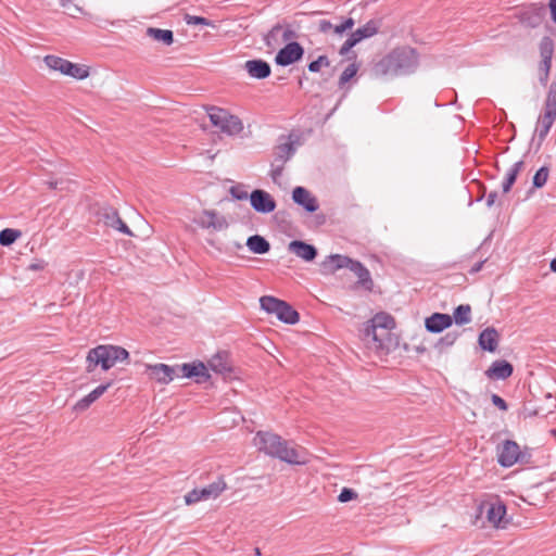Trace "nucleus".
I'll return each mask as SVG.
<instances>
[{
    "mask_svg": "<svg viewBox=\"0 0 556 556\" xmlns=\"http://www.w3.org/2000/svg\"><path fill=\"white\" fill-rule=\"evenodd\" d=\"M129 353L126 349L118 345H98L91 349L87 355V371L91 372L98 365L103 370H109L117 362L128 361Z\"/></svg>",
    "mask_w": 556,
    "mask_h": 556,
    "instance_id": "7ed1b4c3",
    "label": "nucleus"
},
{
    "mask_svg": "<svg viewBox=\"0 0 556 556\" xmlns=\"http://www.w3.org/2000/svg\"><path fill=\"white\" fill-rule=\"evenodd\" d=\"M353 261L351 257L341 254L329 255L323 263L321 267L325 273L333 274L341 268H351Z\"/></svg>",
    "mask_w": 556,
    "mask_h": 556,
    "instance_id": "6ab92c4d",
    "label": "nucleus"
},
{
    "mask_svg": "<svg viewBox=\"0 0 556 556\" xmlns=\"http://www.w3.org/2000/svg\"><path fill=\"white\" fill-rule=\"evenodd\" d=\"M285 166H279V164L271 163L270 177L275 184H279V179L282 176Z\"/></svg>",
    "mask_w": 556,
    "mask_h": 556,
    "instance_id": "603ef678",
    "label": "nucleus"
},
{
    "mask_svg": "<svg viewBox=\"0 0 556 556\" xmlns=\"http://www.w3.org/2000/svg\"><path fill=\"white\" fill-rule=\"evenodd\" d=\"M341 24L343 29L351 30L355 25V21L352 17H348Z\"/></svg>",
    "mask_w": 556,
    "mask_h": 556,
    "instance_id": "bf43d9fd",
    "label": "nucleus"
},
{
    "mask_svg": "<svg viewBox=\"0 0 556 556\" xmlns=\"http://www.w3.org/2000/svg\"><path fill=\"white\" fill-rule=\"evenodd\" d=\"M227 488L223 476L217 477L215 481L201 489H193L185 495V503L193 505L200 501L217 498Z\"/></svg>",
    "mask_w": 556,
    "mask_h": 556,
    "instance_id": "423d86ee",
    "label": "nucleus"
},
{
    "mask_svg": "<svg viewBox=\"0 0 556 556\" xmlns=\"http://www.w3.org/2000/svg\"><path fill=\"white\" fill-rule=\"evenodd\" d=\"M453 323L452 316L448 314L434 313L425 320V327L429 332L439 333L448 328Z\"/></svg>",
    "mask_w": 556,
    "mask_h": 556,
    "instance_id": "a211bd4d",
    "label": "nucleus"
},
{
    "mask_svg": "<svg viewBox=\"0 0 556 556\" xmlns=\"http://www.w3.org/2000/svg\"><path fill=\"white\" fill-rule=\"evenodd\" d=\"M485 263V261H480L478 263H476L470 269H469V274L473 275V274H477L478 271H480L483 267V264Z\"/></svg>",
    "mask_w": 556,
    "mask_h": 556,
    "instance_id": "052dcab7",
    "label": "nucleus"
},
{
    "mask_svg": "<svg viewBox=\"0 0 556 556\" xmlns=\"http://www.w3.org/2000/svg\"><path fill=\"white\" fill-rule=\"evenodd\" d=\"M513 365L509 362L502 359L493 362L489 369L485 371V375L490 379L505 380L513 375Z\"/></svg>",
    "mask_w": 556,
    "mask_h": 556,
    "instance_id": "4be33fe9",
    "label": "nucleus"
},
{
    "mask_svg": "<svg viewBox=\"0 0 556 556\" xmlns=\"http://www.w3.org/2000/svg\"><path fill=\"white\" fill-rule=\"evenodd\" d=\"M458 338L457 332H447L444 337L440 338L435 348L442 353L446 348L452 346Z\"/></svg>",
    "mask_w": 556,
    "mask_h": 556,
    "instance_id": "a19ab883",
    "label": "nucleus"
},
{
    "mask_svg": "<svg viewBox=\"0 0 556 556\" xmlns=\"http://www.w3.org/2000/svg\"><path fill=\"white\" fill-rule=\"evenodd\" d=\"M549 8L552 13V18L556 23V0H549Z\"/></svg>",
    "mask_w": 556,
    "mask_h": 556,
    "instance_id": "680f3d73",
    "label": "nucleus"
},
{
    "mask_svg": "<svg viewBox=\"0 0 556 556\" xmlns=\"http://www.w3.org/2000/svg\"><path fill=\"white\" fill-rule=\"evenodd\" d=\"M292 200L308 213H314L319 207L317 198L314 197L306 188L301 186H298L292 190Z\"/></svg>",
    "mask_w": 556,
    "mask_h": 556,
    "instance_id": "ddd939ff",
    "label": "nucleus"
},
{
    "mask_svg": "<svg viewBox=\"0 0 556 556\" xmlns=\"http://www.w3.org/2000/svg\"><path fill=\"white\" fill-rule=\"evenodd\" d=\"M500 342V333L494 327L482 330L478 338L480 348L488 352H495Z\"/></svg>",
    "mask_w": 556,
    "mask_h": 556,
    "instance_id": "412c9836",
    "label": "nucleus"
},
{
    "mask_svg": "<svg viewBox=\"0 0 556 556\" xmlns=\"http://www.w3.org/2000/svg\"><path fill=\"white\" fill-rule=\"evenodd\" d=\"M318 30L324 34L332 31L336 35H342L344 31H346L345 29L342 28L341 23L338 25H332V23L327 20L319 21Z\"/></svg>",
    "mask_w": 556,
    "mask_h": 556,
    "instance_id": "58836bf2",
    "label": "nucleus"
},
{
    "mask_svg": "<svg viewBox=\"0 0 556 556\" xmlns=\"http://www.w3.org/2000/svg\"><path fill=\"white\" fill-rule=\"evenodd\" d=\"M382 26V20L374 18L368 21L365 25L357 28L354 33L357 40L361 42L364 39L370 38L378 34L380 27Z\"/></svg>",
    "mask_w": 556,
    "mask_h": 556,
    "instance_id": "a878e982",
    "label": "nucleus"
},
{
    "mask_svg": "<svg viewBox=\"0 0 556 556\" xmlns=\"http://www.w3.org/2000/svg\"><path fill=\"white\" fill-rule=\"evenodd\" d=\"M377 332L378 329L370 321H368L363 330V340L369 348L375 349V342L378 338Z\"/></svg>",
    "mask_w": 556,
    "mask_h": 556,
    "instance_id": "4c0bfd02",
    "label": "nucleus"
},
{
    "mask_svg": "<svg viewBox=\"0 0 556 556\" xmlns=\"http://www.w3.org/2000/svg\"><path fill=\"white\" fill-rule=\"evenodd\" d=\"M555 121L556 115H553L549 112H544V114L539 117V127L536 128L539 147L545 140Z\"/></svg>",
    "mask_w": 556,
    "mask_h": 556,
    "instance_id": "bb28decb",
    "label": "nucleus"
},
{
    "mask_svg": "<svg viewBox=\"0 0 556 556\" xmlns=\"http://www.w3.org/2000/svg\"><path fill=\"white\" fill-rule=\"evenodd\" d=\"M329 65H330V60L328 59V56L319 55L318 59L315 61H312L307 67H308L309 72L317 73L320 71L321 66H329Z\"/></svg>",
    "mask_w": 556,
    "mask_h": 556,
    "instance_id": "a18cd8bd",
    "label": "nucleus"
},
{
    "mask_svg": "<svg viewBox=\"0 0 556 556\" xmlns=\"http://www.w3.org/2000/svg\"><path fill=\"white\" fill-rule=\"evenodd\" d=\"M193 223L203 229L220 231L228 227L226 218L214 210H204L193 218Z\"/></svg>",
    "mask_w": 556,
    "mask_h": 556,
    "instance_id": "9d476101",
    "label": "nucleus"
},
{
    "mask_svg": "<svg viewBox=\"0 0 556 556\" xmlns=\"http://www.w3.org/2000/svg\"><path fill=\"white\" fill-rule=\"evenodd\" d=\"M111 382H108L105 384H100L94 390L90 392V395L97 401L104 392L111 387Z\"/></svg>",
    "mask_w": 556,
    "mask_h": 556,
    "instance_id": "6e6d98bb",
    "label": "nucleus"
},
{
    "mask_svg": "<svg viewBox=\"0 0 556 556\" xmlns=\"http://www.w3.org/2000/svg\"><path fill=\"white\" fill-rule=\"evenodd\" d=\"M303 55V47L296 41H290L278 51L275 61L280 66H288L300 61Z\"/></svg>",
    "mask_w": 556,
    "mask_h": 556,
    "instance_id": "9b49d317",
    "label": "nucleus"
},
{
    "mask_svg": "<svg viewBox=\"0 0 556 556\" xmlns=\"http://www.w3.org/2000/svg\"><path fill=\"white\" fill-rule=\"evenodd\" d=\"M350 270L357 276V286L362 287L366 291H372L374 281L370 273L361 262L354 260Z\"/></svg>",
    "mask_w": 556,
    "mask_h": 556,
    "instance_id": "5701e85b",
    "label": "nucleus"
},
{
    "mask_svg": "<svg viewBox=\"0 0 556 556\" xmlns=\"http://www.w3.org/2000/svg\"><path fill=\"white\" fill-rule=\"evenodd\" d=\"M357 71L358 66L355 63L348 65L339 78V87H343L349 83L356 75Z\"/></svg>",
    "mask_w": 556,
    "mask_h": 556,
    "instance_id": "37998d69",
    "label": "nucleus"
},
{
    "mask_svg": "<svg viewBox=\"0 0 556 556\" xmlns=\"http://www.w3.org/2000/svg\"><path fill=\"white\" fill-rule=\"evenodd\" d=\"M47 263L42 260H37L28 265V269L33 271L45 269Z\"/></svg>",
    "mask_w": 556,
    "mask_h": 556,
    "instance_id": "4d7b16f0",
    "label": "nucleus"
},
{
    "mask_svg": "<svg viewBox=\"0 0 556 556\" xmlns=\"http://www.w3.org/2000/svg\"><path fill=\"white\" fill-rule=\"evenodd\" d=\"M247 245L255 254H265L270 250L269 242L262 236L254 235L248 238Z\"/></svg>",
    "mask_w": 556,
    "mask_h": 556,
    "instance_id": "c756f323",
    "label": "nucleus"
},
{
    "mask_svg": "<svg viewBox=\"0 0 556 556\" xmlns=\"http://www.w3.org/2000/svg\"><path fill=\"white\" fill-rule=\"evenodd\" d=\"M250 203L253 210L261 214L271 213L277 206L275 199L263 189H255L250 193Z\"/></svg>",
    "mask_w": 556,
    "mask_h": 556,
    "instance_id": "f8f14e48",
    "label": "nucleus"
},
{
    "mask_svg": "<svg viewBox=\"0 0 556 556\" xmlns=\"http://www.w3.org/2000/svg\"><path fill=\"white\" fill-rule=\"evenodd\" d=\"M492 403L501 410L506 412L508 409V405L500 395L492 394L491 396Z\"/></svg>",
    "mask_w": 556,
    "mask_h": 556,
    "instance_id": "5fc2aeb1",
    "label": "nucleus"
},
{
    "mask_svg": "<svg viewBox=\"0 0 556 556\" xmlns=\"http://www.w3.org/2000/svg\"><path fill=\"white\" fill-rule=\"evenodd\" d=\"M184 20L188 25L214 26V24L211 20L202 17V16L185 14Z\"/></svg>",
    "mask_w": 556,
    "mask_h": 556,
    "instance_id": "c03bdc74",
    "label": "nucleus"
},
{
    "mask_svg": "<svg viewBox=\"0 0 556 556\" xmlns=\"http://www.w3.org/2000/svg\"><path fill=\"white\" fill-rule=\"evenodd\" d=\"M47 66L54 71L76 79H85L89 76V68L85 65L72 63L65 59L55 55H47L45 58Z\"/></svg>",
    "mask_w": 556,
    "mask_h": 556,
    "instance_id": "0eeeda50",
    "label": "nucleus"
},
{
    "mask_svg": "<svg viewBox=\"0 0 556 556\" xmlns=\"http://www.w3.org/2000/svg\"><path fill=\"white\" fill-rule=\"evenodd\" d=\"M210 368L220 375H228L232 371L231 365L228 361V354L226 352H219L215 354L208 361Z\"/></svg>",
    "mask_w": 556,
    "mask_h": 556,
    "instance_id": "393cba45",
    "label": "nucleus"
},
{
    "mask_svg": "<svg viewBox=\"0 0 556 556\" xmlns=\"http://www.w3.org/2000/svg\"><path fill=\"white\" fill-rule=\"evenodd\" d=\"M359 41L355 37L354 33L344 41L341 46L339 53L341 55H345L354 46H356Z\"/></svg>",
    "mask_w": 556,
    "mask_h": 556,
    "instance_id": "de8ad7c7",
    "label": "nucleus"
},
{
    "mask_svg": "<svg viewBox=\"0 0 556 556\" xmlns=\"http://www.w3.org/2000/svg\"><path fill=\"white\" fill-rule=\"evenodd\" d=\"M553 53H554L553 40L549 37H544L540 43V54L542 58L541 61L552 62Z\"/></svg>",
    "mask_w": 556,
    "mask_h": 556,
    "instance_id": "f704fd0d",
    "label": "nucleus"
},
{
    "mask_svg": "<svg viewBox=\"0 0 556 556\" xmlns=\"http://www.w3.org/2000/svg\"><path fill=\"white\" fill-rule=\"evenodd\" d=\"M58 186H59V181H56V180H55V181H49V187H50L51 189H56V188H58Z\"/></svg>",
    "mask_w": 556,
    "mask_h": 556,
    "instance_id": "0e129e2a",
    "label": "nucleus"
},
{
    "mask_svg": "<svg viewBox=\"0 0 556 556\" xmlns=\"http://www.w3.org/2000/svg\"><path fill=\"white\" fill-rule=\"evenodd\" d=\"M496 199H497V192L496 191L490 192L486 197V206L492 207L495 204Z\"/></svg>",
    "mask_w": 556,
    "mask_h": 556,
    "instance_id": "13d9d810",
    "label": "nucleus"
},
{
    "mask_svg": "<svg viewBox=\"0 0 556 556\" xmlns=\"http://www.w3.org/2000/svg\"><path fill=\"white\" fill-rule=\"evenodd\" d=\"M355 498H357V493L350 488H343L338 496V500L341 503H346Z\"/></svg>",
    "mask_w": 556,
    "mask_h": 556,
    "instance_id": "8fccbe9b",
    "label": "nucleus"
},
{
    "mask_svg": "<svg viewBox=\"0 0 556 556\" xmlns=\"http://www.w3.org/2000/svg\"><path fill=\"white\" fill-rule=\"evenodd\" d=\"M457 325H466L471 321V307L469 304L458 305L453 313L452 317Z\"/></svg>",
    "mask_w": 556,
    "mask_h": 556,
    "instance_id": "473e14b6",
    "label": "nucleus"
},
{
    "mask_svg": "<svg viewBox=\"0 0 556 556\" xmlns=\"http://www.w3.org/2000/svg\"><path fill=\"white\" fill-rule=\"evenodd\" d=\"M418 54L410 47H400L383 56L374 66L376 76L409 75L418 67Z\"/></svg>",
    "mask_w": 556,
    "mask_h": 556,
    "instance_id": "f03ea898",
    "label": "nucleus"
},
{
    "mask_svg": "<svg viewBox=\"0 0 556 556\" xmlns=\"http://www.w3.org/2000/svg\"><path fill=\"white\" fill-rule=\"evenodd\" d=\"M96 215L99 223L112 227L127 236H132L129 227L122 220L116 208L112 206H101L97 210Z\"/></svg>",
    "mask_w": 556,
    "mask_h": 556,
    "instance_id": "1a4fd4ad",
    "label": "nucleus"
},
{
    "mask_svg": "<svg viewBox=\"0 0 556 556\" xmlns=\"http://www.w3.org/2000/svg\"><path fill=\"white\" fill-rule=\"evenodd\" d=\"M544 13H545V9L543 7L534 10V14L531 17V22L529 23L530 26H532V27L538 26L541 23Z\"/></svg>",
    "mask_w": 556,
    "mask_h": 556,
    "instance_id": "864d4df0",
    "label": "nucleus"
},
{
    "mask_svg": "<svg viewBox=\"0 0 556 556\" xmlns=\"http://www.w3.org/2000/svg\"><path fill=\"white\" fill-rule=\"evenodd\" d=\"M425 351H426V348H424V346H418L417 348V352H419V353H422Z\"/></svg>",
    "mask_w": 556,
    "mask_h": 556,
    "instance_id": "69168bd1",
    "label": "nucleus"
},
{
    "mask_svg": "<svg viewBox=\"0 0 556 556\" xmlns=\"http://www.w3.org/2000/svg\"><path fill=\"white\" fill-rule=\"evenodd\" d=\"M207 113L211 123L224 134L235 136L243 130L242 121L224 109L210 106Z\"/></svg>",
    "mask_w": 556,
    "mask_h": 556,
    "instance_id": "20e7f679",
    "label": "nucleus"
},
{
    "mask_svg": "<svg viewBox=\"0 0 556 556\" xmlns=\"http://www.w3.org/2000/svg\"><path fill=\"white\" fill-rule=\"evenodd\" d=\"M146 371L149 374L150 379L164 384L173 381L176 375L175 368L166 364H147Z\"/></svg>",
    "mask_w": 556,
    "mask_h": 556,
    "instance_id": "4468645a",
    "label": "nucleus"
},
{
    "mask_svg": "<svg viewBox=\"0 0 556 556\" xmlns=\"http://www.w3.org/2000/svg\"><path fill=\"white\" fill-rule=\"evenodd\" d=\"M147 35L153 40L161 41L166 46H170L174 42V33L169 29L149 27Z\"/></svg>",
    "mask_w": 556,
    "mask_h": 556,
    "instance_id": "7c9ffc66",
    "label": "nucleus"
},
{
    "mask_svg": "<svg viewBox=\"0 0 556 556\" xmlns=\"http://www.w3.org/2000/svg\"><path fill=\"white\" fill-rule=\"evenodd\" d=\"M96 402L94 399L89 394H87L86 396H84L83 399H80L74 406V409L77 410V412H84L86 410L87 408H89V406Z\"/></svg>",
    "mask_w": 556,
    "mask_h": 556,
    "instance_id": "09e8293b",
    "label": "nucleus"
},
{
    "mask_svg": "<svg viewBox=\"0 0 556 556\" xmlns=\"http://www.w3.org/2000/svg\"><path fill=\"white\" fill-rule=\"evenodd\" d=\"M282 300L271 295H264L260 299L261 308L269 314H276L281 306Z\"/></svg>",
    "mask_w": 556,
    "mask_h": 556,
    "instance_id": "72a5a7b5",
    "label": "nucleus"
},
{
    "mask_svg": "<svg viewBox=\"0 0 556 556\" xmlns=\"http://www.w3.org/2000/svg\"><path fill=\"white\" fill-rule=\"evenodd\" d=\"M525 162L518 161L516 162L507 172L506 178L503 182V192L507 193L510 191L513 185L516 182V179L519 175V173L523 169Z\"/></svg>",
    "mask_w": 556,
    "mask_h": 556,
    "instance_id": "2f4dec72",
    "label": "nucleus"
},
{
    "mask_svg": "<svg viewBox=\"0 0 556 556\" xmlns=\"http://www.w3.org/2000/svg\"><path fill=\"white\" fill-rule=\"evenodd\" d=\"M298 35L295 30L292 28V26L288 23L280 24L277 23L271 27V29L264 36V42L267 48L275 50L280 45L288 42L294 38H296Z\"/></svg>",
    "mask_w": 556,
    "mask_h": 556,
    "instance_id": "6e6552de",
    "label": "nucleus"
},
{
    "mask_svg": "<svg viewBox=\"0 0 556 556\" xmlns=\"http://www.w3.org/2000/svg\"><path fill=\"white\" fill-rule=\"evenodd\" d=\"M288 250L305 262H312L317 256V249L313 244L301 240L291 241L288 245Z\"/></svg>",
    "mask_w": 556,
    "mask_h": 556,
    "instance_id": "f3484780",
    "label": "nucleus"
},
{
    "mask_svg": "<svg viewBox=\"0 0 556 556\" xmlns=\"http://www.w3.org/2000/svg\"><path fill=\"white\" fill-rule=\"evenodd\" d=\"M544 112L556 115V83H552L545 100Z\"/></svg>",
    "mask_w": 556,
    "mask_h": 556,
    "instance_id": "e433bc0d",
    "label": "nucleus"
},
{
    "mask_svg": "<svg viewBox=\"0 0 556 556\" xmlns=\"http://www.w3.org/2000/svg\"><path fill=\"white\" fill-rule=\"evenodd\" d=\"M549 268L552 271L556 273V257L551 261Z\"/></svg>",
    "mask_w": 556,
    "mask_h": 556,
    "instance_id": "e2e57ef3",
    "label": "nucleus"
},
{
    "mask_svg": "<svg viewBox=\"0 0 556 556\" xmlns=\"http://www.w3.org/2000/svg\"><path fill=\"white\" fill-rule=\"evenodd\" d=\"M378 330L383 333H389L395 326L394 318L388 313H378L369 320Z\"/></svg>",
    "mask_w": 556,
    "mask_h": 556,
    "instance_id": "c85d7f7f",
    "label": "nucleus"
},
{
    "mask_svg": "<svg viewBox=\"0 0 556 556\" xmlns=\"http://www.w3.org/2000/svg\"><path fill=\"white\" fill-rule=\"evenodd\" d=\"M229 193L236 200L243 201L250 199V194L248 193L247 186L243 184H237L230 187Z\"/></svg>",
    "mask_w": 556,
    "mask_h": 556,
    "instance_id": "79ce46f5",
    "label": "nucleus"
},
{
    "mask_svg": "<svg viewBox=\"0 0 556 556\" xmlns=\"http://www.w3.org/2000/svg\"><path fill=\"white\" fill-rule=\"evenodd\" d=\"M244 68L251 77L256 79L267 78L271 73L269 63L262 59L247 61Z\"/></svg>",
    "mask_w": 556,
    "mask_h": 556,
    "instance_id": "aec40b11",
    "label": "nucleus"
},
{
    "mask_svg": "<svg viewBox=\"0 0 556 556\" xmlns=\"http://www.w3.org/2000/svg\"><path fill=\"white\" fill-rule=\"evenodd\" d=\"M275 315L279 320L289 325H294L300 320L299 313L286 301L281 302V306Z\"/></svg>",
    "mask_w": 556,
    "mask_h": 556,
    "instance_id": "cd10ccee",
    "label": "nucleus"
},
{
    "mask_svg": "<svg viewBox=\"0 0 556 556\" xmlns=\"http://www.w3.org/2000/svg\"><path fill=\"white\" fill-rule=\"evenodd\" d=\"M177 368L181 371L182 377L197 378L198 383L205 382L211 377L206 366L202 362H194L191 364L186 363Z\"/></svg>",
    "mask_w": 556,
    "mask_h": 556,
    "instance_id": "dca6fc26",
    "label": "nucleus"
},
{
    "mask_svg": "<svg viewBox=\"0 0 556 556\" xmlns=\"http://www.w3.org/2000/svg\"><path fill=\"white\" fill-rule=\"evenodd\" d=\"M254 443L261 452L288 464L303 465L307 462L304 448L290 445L288 441L276 433L258 431L254 438Z\"/></svg>",
    "mask_w": 556,
    "mask_h": 556,
    "instance_id": "f257e3e1",
    "label": "nucleus"
},
{
    "mask_svg": "<svg viewBox=\"0 0 556 556\" xmlns=\"http://www.w3.org/2000/svg\"><path fill=\"white\" fill-rule=\"evenodd\" d=\"M20 236V230L5 228L0 231V244L3 247H9L13 244Z\"/></svg>",
    "mask_w": 556,
    "mask_h": 556,
    "instance_id": "c9c22d12",
    "label": "nucleus"
},
{
    "mask_svg": "<svg viewBox=\"0 0 556 556\" xmlns=\"http://www.w3.org/2000/svg\"><path fill=\"white\" fill-rule=\"evenodd\" d=\"M486 518L490 523L497 528H505L508 523L505 520L506 506L501 502L488 503L486 505Z\"/></svg>",
    "mask_w": 556,
    "mask_h": 556,
    "instance_id": "2eb2a0df",
    "label": "nucleus"
},
{
    "mask_svg": "<svg viewBox=\"0 0 556 556\" xmlns=\"http://www.w3.org/2000/svg\"><path fill=\"white\" fill-rule=\"evenodd\" d=\"M552 67V62L541 61L539 68L541 71L540 83L545 86L547 84L549 77V71Z\"/></svg>",
    "mask_w": 556,
    "mask_h": 556,
    "instance_id": "49530a36",
    "label": "nucleus"
},
{
    "mask_svg": "<svg viewBox=\"0 0 556 556\" xmlns=\"http://www.w3.org/2000/svg\"><path fill=\"white\" fill-rule=\"evenodd\" d=\"M377 337L378 338L375 342V350H383L386 348V341L390 339V332L382 334V330H378Z\"/></svg>",
    "mask_w": 556,
    "mask_h": 556,
    "instance_id": "3c124183",
    "label": "nucleus"
},
{
    "mask_svg": "<svg viewBox=\"0 0 556 556\" xmlns=\"http://www.w3.org/2000/svg\"><path fill=\"white\" fill-rule=\"evenodd\" d=\"M295 148L292 142L279 143L274 148V160L271 163L285 166V164L293 156Z\"/></svg>",
    "mask_w": 556,
    "mask_h": 556,
    "instance_id": "b1692460",
    "label": "nucleus"
},
{
    "mask_svg": "<svg viewBox=\"0 0 556 556\" xmlns=\"http://www.w3.org/2000/svg\"><path fill=\"white\" fill-rule=\"evenodd\" d=\"M549 175V168L547 166H542L536 170L533 176L532 184L534 188H542L545 186Z\"/></svg>",
    "mask_w": 556,
    "mask_h": 556,
    "instance_id": "ea45409f",
    "label": "nucleus"
},
{
    "mask_svg": "<svg viewBox=\"0 0 556 556\" xmlns=\"http://www.w3.org/2000/svg\"><path fill=\"white\" fill-rule=\"evenodd\" d=\"M531 454L525 450L521 451L517 442L505 440L497 446V462L502 467H511L515 464H529Z\"/></svg>",
    "mask_w": 556,
    "mask_h": 556,
    "instance_id": "39448f33",
    "label": "nucleus"
}]
</instances>
